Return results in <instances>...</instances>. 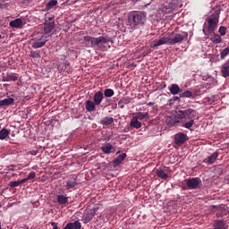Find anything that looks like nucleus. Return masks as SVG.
<instances>
[{"mask_svg": "<svg viewBox=\"0 0 229 229\" xmlns=\"http://www.w3.org/2000/svg\"><path fill=\"white\" fill-rule=\"evenodd\" d=\"M212 42H214V44H221V42H223V38H221V36H219V34L215 35L212 38H211Z\"/></svg>", "mask_w": 229, "mask_h": 229, "instance_id": "nucleus-34", "label": "nucleus"}, {"mask_svg": "<svg viewBox=\"0 0 229 229\" xmlns=\"http://www.w3.org/2000/svg\"><path fill=\"white\" fill-rule=\"evenodd\" d=\"M158 12L159 13H163L164 15H173V11L169 7L168 4H161Z\"/></svg>", "mask_w": 229, "mask_h": 229, "instance_id": "nucleus-15", "label": "nucleus"}, {"mask_svg": "<svg viewBox=\"0 0 229 229\" xmlns=\"http://www.w3.org/2000/svg\"><path fill=\"white\" fill-rule=\"evenodd\" d=\"M113 123L114 118L110 116H106L100 121V124H103L104 126H109V124H112Z\"/></svg>", "mask_w": 229, "mask_h": 229, "instance_id": "nucleus-27", "label": "nucleus"}, {"mask_svg": "<svg viewBox=\"0 0 229 229\" xmlns=\"http://www.w3.org/2000/svg\"><path fill=\"white\" fill-rule=\"evenodd\" d=\"M165 44H169V38L166 36H164V37L160 38L159 39H155L150 44V47L152 49H155V47H158V46H164Z\"/></svg>", "mask_w": 229, "mask_h": 229, "instance_id": "nucleus-9", "label": "nucleus"}, {"mask_svg": "<svg viewBox=\"0 0 229 229\" xmlns=\"http://www.w3.org/2000/svg\"><path fill=\"white\" fill-rule=\"evenodd\" d=\"M177 115H179V119L183 120V128L191 130V128L194 126V119H196V116L198 115V111H196V109L187 108L179 110Z\"/></svg>", "mask_w": 229, "mask_h": 229, "instance_id": "nucleus-3", "label": "nucleus"}, {"mask_svg": "<svg viewBox=\"0 0 229 229\" xmlns=\"http://www.w3.org/2000/svg\"><path fill=\"white\" fill-rule=\"evenodd\" d=\"M9 77V81H17L19 80V75L17 73H7Z\"/></svg>", "mask_w": 229, "mask_h": 229, "instance_id": "nucleus-35", "label": "nucleus"}, {"mask_svg": "<svg viewBox=\"0 0 229 229\" xmlns=\"http://www.w3.org/2000/svg\"><path fill=\"white\" fill-rule=\"evenodd\" d=\"M146 21V13L142 11H131L127 15V26L133 30L142 28Z\"/></svg>", "mask_w": 229, "mask_h": 229, "instance_id": "nucleus-2", "label": "nucleus"}, {"mask_svg": "<svg viewBox=\"0 0 229 229\" xmlns=\"http://www.w3.org/2000/svg\"><path fill=\"white\" fill-rule=\"evenodd\" d=\"M103 94H104L105 98H112L114 96V89H106L104 90Z\"/></svg>", "mask_w": 229, "mask_h": 229, "instance_id": "nucleus-33", "label": "nucleus"}, {"mask_svg": "<svg viewBox=\"0 0 229 229\" xmlns=\"http://www.w3.org/2000/svg\"><path fill=\"white\" fill-rule=\"evenodd\" d=\"M221 72L223 78L229 77V60L222 65Z\"/></svg>", "mask_w": 229, "mask_h": 229, "instance_id": "nucleus-19", "label": "nucleus"}, {"mask_svg": "<svg viewBox=\"0 0 229 229\" xmlns=\"http://www.w3.org/2000/svg\"><path fill=\"white\" fill-rule=\"evenodd\" d=\"M32 155H37V152H33Z\"/></svg>", "mask_w": 229, "mask_h": 229, "instance_id": "nucleus-52", "label": "nucleus"}, {"mask_svg": "<svg viewBox=\"0 0 229 229\" xmlns=\"http://www.w3.org/2000/svg\"><path fill=\"white\" fill-rule=\"evenodd\" d=\"M55 30V21H47L44 24V34L46 37H51V33Z\"/></svg>", "mask_w": 229, "mask_h": 229, "instance_id": "nucleus-10", "label": "nucleus"}, {"mask_svg": "<svg viewBox=\"0 0 229 229\" xmlns=\"http://www.w3.org/2000/svg\"><path fill=\"white\" fill-rule=\"evenodd\" d=\"M15 99L9 98H4L3 100H0V106H10V105H13V102Z\"/></svg>", "mask_w": 229, "mask_h": 229, "instance_id": "nucleus-25", "label": "nucleus"}, {"mask_svg": "<svg viewBox=\"0 0 229 229\" xmlns=\"http://www.w3.org/2000/svg\"><path fill=\"white\" fill-rule=\"evenodd\" d=\"M64 229H72V225L68 223Z\"/></svg>", "mask_w": 229, "mask_h": 229, "instance_id": "nucleus-46", "label": "nucleus"}, {"mask_svg": "<svg viewBox=\"0 0 229 229\" xmlns=\"http://www.w3.org/2000/svg\"><path fill=\"white\" fill-rule=\"evenodd\" d=\"M37 177V173L35 172H30L29 175L27 176V180H34V178Z\"/></svg>", "mask_w": 229, "mask_h": 229, "instance_id": "nucleus-42", "label": "nucleus"}, {"mask_svg": "<svg viewBox=\"0 0 229 229\" xmlns=\"http://www.w3.org/2000/svg\"><path fill=\"white\" fill-rule=\"evenodd\" d=\"M182 189L185 191V189H187V188H185V187H182Z\"/></svg>", "mask_w": 229, "mask_h": 229, "instance_id": "nucleus-54", "label": "nucleus"}, {"mask_svg": "<svg viewBox=\"0 0 229 229\" xmlns=\"http://www.w3.org/2000/svg\"><path fill=\"white\" fill-rule=\"evenodd\" d=\"M130 103H131V98L125 97V98H122L119 100L118 106H120V108H124V105H130Z\"/></svg>", "mask_w": 229, "mask_h": 229, "instance_id": "nucleus-21", "label": "nucleus"}, {"mask_svg": "<svg viewBox=\"0 0 229 229\" xmlns=\"http://www.w3.org/2000/svg\"><path fill=\"white\" fill-rule=\"evenodd\" d=\"M130 127L139 130V128H142V123L139 122V118L137 116H133L131 120Z\"/></svg>", "mask_w": 229, "mask_h": 229, "instance_id": "nucleus-16", "label": "nucleus"}, {"mask_svg": "<svg viewBox=\"0 0 229 229\" xmlns=\"http://www.w3.org/2000/svg\"><path fill=\"white\" fill-rule=\"evenodd\" d=\"M182 121V118H180V115L177 114H172L171 116L166 117L165 123L167 126H174V124L180 123Z\"/></svg>", "mask_w": 229, "mask_h": 229, "instance_id": "nucleus-11", "label": "nucleus"}, {"mask_svg": "<svg viewBox=\"0 0 229 229\" xmlns=\"http://www.w3.org/2000/svg\"><path fill=\"white\" fill-rule=\"evenodd\" d=\"M84 40L86 42V47H92L93 49H98L99 51H108L111 44H114L112 38H106L100 36L94 38L92 36H85Z\"/></svg>", "mask_w": 229, "mask_h": 229, "instance_id": "nucleus-1", "label": "nucleus"}, {"mask_svg": "<svg viewBox=\"0 0 229 229\" xmlns=\"http://www.w3.org/2000/svg\"><path fill=\"white\" fill-rule=\"evenodd\" d=\"M219 157L218 152H214L211 156L208 157L204 159L205 164H208V165H212V164L216 163V160H217V157Z\"/></svg>", "mask_w": 229, "mask_h": 229, "instance_id": "nucleus-14", "label": "nucleus"}, {"mask_svg": "<svg viewBox=\"0 0 229 229\" xmlns=\"http://www.w3.org/2000/svg\"><path fill=\"white\" fill-rule=\"evenodd\" d=\"M137 115L138 116H136V117H138V119H140V121H143V119H146V120L149 119V113L139 112L137 114Z\"/></svg>", "mask_w": 229, "mask_h": 229, "instance_id": "nucleus-32", "label": "nucleus"}, {"mask_svg": "<svg viewBox=\"0 0 229 229\" xmlns=\"http://www.w3.org/2000/svg\"><path fill=\"white\" fill-rule=\"evenodd\" d=\"M51 226H53V229H58V224H56L55 222H52Z\"/></svg>", "mask_w": 229, "mask_h": 229, "instance_id": "nucleus-45", "label": "nucleus"}, {"mask_svg": "<svg viewBox=\"0 0 229 229\" xmlns=\"http://www.w3.org/2000/svg\"><path fill=\"white\" fill-rule=\"evenodd\" d=\"M54 19H55L54 17L48 18L49 22H55V21H53Z\"/></svg>", "mask_w": 229, "mask_h": 229, "instance_id": "nucleus-49", "label": "nucleus"}, {"mask_svg": "<svg viewBox=\"0 0 229 229\" xmlns=\"http://www.w3.org/2000/svg\"><path fill=\"white\" fill-rule=\"evenodd\" d=\"M229 55V47L225 48L221 53H220V58L221 60H225L226 56Z\"/></svg>", "mask_w": 229, "mask_h": 229, "instance_id": "nucleus-36", "label": "nucleus"}, {"mask_svg": "<svg viewBox=\"0 0 229 229\" xmlns=\"http://www.w3.org/2000/svg\"><path fill=\"white\" fill-rule=\"evenodd\" d=\"M19 185H21V182L19 181H13L9 183V186L13 189L15 187H19Z\"/></svg>", "mask_w": 229, "mask_h": 229, "instance_id": "nucleus-40", "label": "nucleus"}, {"mask_svg": "<svg viewBox=\"0 0 229 229\" xmlns=\"http://www.w3.org/2000/svg\"><path fill=\"white\" fill-rule=\"evenodd\" d=\"M180 98H192V91L186 90L180 94Z\"/></svg>", "mask_w": 229, "mask_h": 229, "instance_id": "nucleus-37", "label": "nucleus"}, {"mask_svg": "<svg viewBox=\"0 0 229 229\" xmlns=\"http://www.w3.org/2000/svg\"><path fill=\"white\" fill-rule=\"evenodd\" d=\"M189 37V33L187 32H172L170 36L168 37V45L169 46H174L176 44H182L185 38Z\"/></svg>", "mask_w": 229, "mask_h": 229, "instance_id": "nucleus-5", "label": "nucleus"}, {"mask_svg": "<svg viewBox=\"0 0 229 229\" xmlns=\"http://www.w3.org/2000/svg\"><path fill=\"white\" fill-rule=\"evenodd\" d=\"M1 38H3V36H2V35H0V39H1Z\"/></svg>", "mask_w": 229, "mask_h": 229, "instance_id": "nucleus-53", "label": "nucleus"}, {"mask_svg": "<svg viewBox=\"0 0 229 229\" xmlns=\"http://www.w3.org/2000/svg\"><path fill=\"white\" fill-rule=\"evenodd\" d=\"M186 185L190 190L199 189V184L201 183V179L199 177H192L186 179Z\"/></svg>", "mask_w": 229, "mask_h": 229, "instance_id": "nucleus-6", "label": "nucleus"}, {"mask_svg": "<svg viewBox=\"0 0 229 229\" xmlns=\"http://www.w3.org/2000/svg\"><path fill=\"white\" fill-rule=\"evenodd\" d=\"M2 81H10V79L8 77V74L6 76L2 77Z\"/></svg>", "mask_w": 229, "mask_h": 229, "instance_id": "nucleus-43", "label": "nucleus"}, {"mask_svg": "<svg viewBox=\"0 0 229 229\" xmlns=\"http://www.w3.org/2000/svg\"><path fill=\"white\" fill-rule=\"evenodd\" d=\"M103 99H105L103 91H97L93 96V102L97 106H99V105H101Z\"/></svg>", "mask_w": 229, "mask_h": 229, "instance_id": "nucleus-12", "label": "nucleus"}, {"mask_svg": "<svg viewBox=\"0 0 229 229\" xmlns=\"http://www.w3.org/2000/svg\"><path fill=\"white\" fill-rule=\"evenodd\" d=\"M9 26L11 28H21L22 27V20L20 18L13 20V21H10Z\"/></svg>", "mask_w": 229, "mask_h": 229, "instance_id": "nucleus-24", "label": "nucleus"}, {"mask_svg": "<svg viewBox=\"0 0 229 229\" xmlns=\"http://www.w3.org/2000/svg\"><path fill=\"white\" fill-rule=\"evenodd\" d=\"M218 32L220 33V35L225 36L226 35V27H223L221 26L219 29H218Z\"/></svg>", "mask_w": 229, "mask_h": 229, "instance_id": "nucleus-41", "label": "nucleus"}, {"mask_svg": "<svg viewBox=\"0 0 229 229\" xmlns=\"http://www.w3.org/2000/svg\"><path fill=\"white\" fill-rule=\"evenodd\" d=\"M111 140H112V135H109L106 138H105V140H107V141H109Z\"/></svg>", "mask_w": 229, "mask_h": 229, "instance_id": "nucleus-47", "label": "nucleus"}, {"mask_svg": "<svg viewBox=\"0 0 229 229\" xmlns=\"http://www.w3.org/2000/svg\"><path fill=\"white\" fill-rule=\"evenodd\" d=\"M94 216H96V212L94 210L88 211L83 216L84 223H90V221L94 219Z\"/></svg>", "mask_w": 229, "mask_h": 229, "instance_id": "nucleus-18", "label": "nucleus"}, {"mask_svg": "<svg viewBox=\"0 0 229 229\" xmlns=\"http://www.w3.org/2000/svg\"><path fill=\"white\" fill-rule=\"evenodd\" d=\"M126 158V153L120 154L115 159L113 160L114 165H120L123 164V161Z\"/></svg>", "mask_w": 229, "mask_h": 229, "instance_id": "nucleus-22", "label": "nucleus"}, {"mask_svg": "<svg viewBox=\"0 0 229 229\" xmlns=\"http://www.w3.org/2000/svg\"><path fill=\"white\" fill-rule=\"evenodd\" d=\"M208 27L203 28V33L207 36L214 33L217 24H219V11H216L215 13L211 14L207 20Z\"/></svg>", "mask_w": 229, "mask_h": 229, "instance_id": "nucleus-4", "label": "nucleus"}, {"mask_svg": "<svg viewBox=\"0 0 229 229\" xmlns=\"http://www.w3.org/2000/svg\"><path fill=\"white\" fill-rule=\"evenodd\" d=\"M76 185H78V182L76 181L69 180L66 182L65 189L66 191H70V189H74Z\"/></svg>", "mask_w": 229, "mask_h": 229, "instance_id": "nucleus-29", "label": "nucleus"}, {"mask_svg": "<svg viewBox=\"0 0 229 229\" xmlns=\"http://www.w3.org/2000/svg\"><path fill=\"white\" fill-rule=\"evenodd\" d=\"M70 225H72V229H81V223L80 221L70 223Z\"/></svg>", "mask_w": 229, "mask_h": 229, "instance_id": "nucleus-39", "label": "nucleus"}, {"mask_svg": "<svg viewBox=\"0 0 229 229\" xmlns=\"http://www.w3.org/2000/svg\"><path fill=\"white\" fill-rule=\"evenodd\" d=\"M28 180H30V179H28V177L24 178V179H21V181H19L20 182V185H22V183H26V182H28Z\"/></svg>", "mask_w": 229, "mask_h": 229, "instance_id": "nucleus-44", "label": "nucleus"}, {"mask_svg": "<svg viewBox=\"0 0 229 229\" xmlns=\"http://www.w3.org/2000/svg\"><path fill=\"white\" fill-rule=\"evenodd\" d=\"M187 140H189V137L185 133L179 132L174 135V144H176V146H182L185 144Z\"/></svg>", "mask_w": 229, "mask_h": 229, "instance_id": "nucleus-8", "label": "nucleus"}, {"mask_svg": "<svg viewBox=\"0 0 229 229\" xmlns=\"http://www.w3.org/2000/svg\"><path fill=\"white\" fill-rule=\"evenodd\" d=\"M113 149H114V146H112V144L110 143H105L101 147V151H103V153H105L106 155H110Z\"/></svg>", "mask_w": 229, "mask_h": 229, "instance_id": "nucleus-20", "label": "nucleus"}, {"mask_svg": "<svg viewBox=\"0 0 229 229\" xmlns=\"http://www.w3.org/2000/svg\"><path fill=\"white\" fill-rule=\"evenodd\" d=\"M156 174L158 178H161V180H167L169 178V175L162 169H157Z\"/></svg>", "mask_w": 229, "mask_h": 229, "instance_id": "nucleus-26", "label": "nucleus"}, {"mask_svg": "<svg viewBox=\"0 0 229 229\" xmlns=\"http://www.w3.org/2000/svg\"><path fill=\"white\" fill-rule=\"evenodd\" d=\"M106 103H110V99H106Z\"/></svg>", "mask_w": 229, "mask_h": 229, "instance_id": "nucleus-51", "label": "nucleus"}, {"mask_svg": "<svg viewBox=\"0 0 229 229\" xmlns=\"http://www.w3.org/2000/svg\"><path fill=\"white\" fill-rule=\"evenodd\" d=\"M180 99V97H174V101H178Z\"/></svg>", "mask_w": 229, "mask_h": 229, "instance_id": "nucleus-50", "label": "nucleus"}, {"mask_svg": "<svg viewBox=\"0 0 229 229\" xmlns=\"http://www.w3.org/2000/svg\"><path fill=\"white\" fill-rule=\"evenodd\" d=\"M49 41V36L41 35L39 38H38L37 41H34L32 43L33 49H39V47H44L46 46V43Z\"/></svg>", "mask_w": 229, "mask_h": 229, "instance_id": "nucleus-7", "label": "nucleus"}, {"mask_svg": "<svg viewBox=\"0 0 229 229\" xmlns=\"http://www.w3.org/2000/svg\"><path fill=\"white\" fill-rule=\"evenodd\" d=\"M8 135H10V131L7 129H2L0 131V140H4V139H6V137H8Z\"/></svg>", "mask_w": 229, "mask_h": 229, "instance_id": "nucleus-31", "label": "nucleus"}, {"mask_svg": "<svg viewBox=\"0 0 229 229\" xmlns=\"http://www.w3.org/2000/svg\"><path fill=\"white\" fill-rule=\"evenodd\" d=\"M56 4H58L57 0H51L46 4V10L47 12H48V10H53V8H55V6H56Z\"/></svg>", "mask_w": 229, "mask_h": 229, "instance_id": "nucleus-28", "label": "nucleus"}, {"mask_svg": "<svg viewBox=\"0 0 229 229\" xmlns=\"http://www.w3.org/2000/svg\"><path fill=\"white\" fill-rule=\"evenodd\" d=\"M169 91L171 94H173V96H176V94H180V92H182V89H180V86H178V84H172Z\"/></svg>", "mask_w": 229, "mask_h": 229, "instance_id": "nucleus-23", "label": "nucleus"}, {"mask_svg": "<svg viewBox=\"0 0 229 229\" xmlns=\"http://www.w3.org/2000/svg\"><path fill=\"white\" fill-rule=\"evenodd\" d=\"M56 201L58 205H61L62 207H66L69 203V197H67V195L59 194L56 196Z\"/></svg>", "mask_w": 229, "mask_h": 229, "instance_id": "nucleus-13", "label": "nucleus"}, {"mask_svg": "<svg viewBox=\"0 0 229 229\" xmlns=\"http://www.w3.org/2000/svg\"><path fill=\"white\" fill-rule=\"evenodd\" d=\"M167 4L169 5L170 10H171L172 12H176V10H178V8H179V6H180V5L178 4V1H175V0L170 2V3Z\"/></svg>", "mask_w": 229, "mask_h": 229, "instance_id": "nucleus-30", "label": "nucleus"}, {"mask_svg": "<svg viewBox=\"0 0 229 229\" xmlns=\"http://www.w3.org/2000/svg\"><path fill=\"white\" fill-rule=\"evenodd\" d=\"M153 105H155V102H148V106H153Z\"/></svg>", "mask_w": 229, "mask_h": 229, "instance_id": "nucleus-48", "label": "nucleus"}, {"mask_svg": "<svg viewBox=\"0 0 229 229\" xmlns=\"http://www.w3.org/2000/svg\"><path fill=\"white\" fill-rule=\"evenodd\" d=\"M30 58H40V51H30Z\"/></svg>", "mask_w": 229, "mask_h": 229, "instance_id": "nucleus-38", "label": "nucleus"}, {"mask_svg": "<svg viewBox=\"0 0 229 229\" xmlns=\"http://www.w3.org/2000/svg\"><path fill=\"white\" fill-rule=\"evenodd\" d=\"M96 103L92 100H87L85 103V108L87 112H96Z\"/></svg>", "mask_w": 229, "mask_h": 229, "instance_id": "nucleus-17", "label": "nucleus"}]
</instances>
